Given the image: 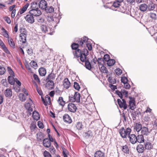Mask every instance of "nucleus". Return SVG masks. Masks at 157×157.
<instances>
[{
	"label": "nucleus",
	"mask_w": 157,
	"mask_h": 157,
	"mask_svg": "<svg viewBox=\"0 0 157 157\" xmlns=\"http://www.w3.org/2000/svg\"><path fill=\"white\" fill-rule=\"evenodd\" d=\"M39 72L41 76H43L45 75L46 73V70L43 67H41L39 69Z\"/></svg>",
	"instance_id": "393cba45"
},
{
	"label": "nucleus",
	"mask_w": 157,
	"mask_h": 157,
	"mask_svg": "<svg viewBox=\"0 0 157 157\" xmlns=\"http://www.w3.org/2000/svg\"><path fill=\"white\" fill-rule=\"evenodd\" d=\"M49 150L50 152L52 154H54L55 153L56 150L53 146L50 147Z\"/></svg>",
	"instance_id": "69168bd1"
},
{
	"label": "nucleus",
	"mask_w": 157,
	"mask_h": 157,
	"mask_svg": "<svg viewBox=\"0 0 157 157\" xmlns=\"http://www.w3.org/2000/svg\"><path fill=\"white\" fill-rule=\"evenodd\" d=\"M142 128V125L140 123H136L135 124L134 128L137 132L141 131Z\"/></svg>",
	"instance_id": "4be33fe9"
},
{
	"label": "nucleus",
	"mask_w": 157,
	"mask_h": 157,
	"mask_svg": "<svg viewBox=\"0 0 157 157\" xmlns=\"http://www.w3.org/2000/svg\"><path fill=\"white\" fill-rule=\"evenodd\" d=\"M47 19L48 21L49 22L53 21L55 23H58L59 22V19L56 17H55L54 18L53 16L49 15L47 17Z\"/></svg>",
	"instance_id": "1a4fd4ad"
},
{
	"label": "nucleus",
	"mask_w": 157,
	"mask_h": 157,
	"mask_svg": "<svg viewBox=\"0 0 157 157\" xmlns=\"http://www.w3.org/2000/svg\"><path fill=\"white\" fill-rule=\"evenodd\" d=\"M8 80L9 83L11 85H13L15 84V78H14L13 76H9L8 78Z\"/></svg>",
	"instance_id": "a878e982"
},
{
	"label": "nucleus",
	"mask_w": 157,
	"mask_h": 157,
	"mask_svg": "<svg viewBox=\"0 0 157 157\" xmlns=\"http://www.w3.org/2000/svg\"><path fill=\"white\" fill-rule=\"evenodd\" d=\"M40 29L42 32L44 33H46L48 32V34H52L53 33L52 29L50 28H48L46 25H42L40 26Z\"/></svg>",
	"instance_id": "20e7f679"
},
{
	"label": "nucleus",
	"mask_w": 157,
	"mask_h": 157,
	"mask_svg": "<svg viewBox=\"0 0 157 157\" xmlns=\"http://www.w3.org/2000/svg\"><path fill=\"white\" fill-rule=\"evenodd\" d=\"M104 154L100 151H96L94 155V157H104Z\"/></svg>",
	"instance_id": "c756f323"
},
{
	"label": "nucleus",
	"mask_w": 157,
	"mask_h": 157,
	"mask_svg": "<svg viewBox=\"0 0 157 157\" xmlns=\"http://www.w3.org/2000/svg\"><path fill=\"white\" fill-rule=\"evenodd\" d=\"M122 148V150L124 153H128V152L129 150L127 146L125 145L124 146H123Z\"/></svg>",
	"instance_id": "864d4df0"
},
{
	"label": "nucleus",
	"mask_w": 157,
	"mask_h": 157,
	"mask_svg": "<svg viewBox=\"0 0 157 157\" xmlns=\"http://www.w3.org/2000/svg\"><path fill=\"white\" fill-rule=\"evenodd\" d=\"M149 17L153 19H155L156 18V14L154 13H151L149 14Z\"/></svg>",
	"instance_id": "bf43d9fd"
},
{
	"label": "nucleus",
	"mask_w": 157,
	"mask_h": 157,
	"mask_svg": "<svg viewBox=\"0 0 157 157\" xmlns=\"http://www.w3.org/2000/svg\"><path fill=\"white\" fill-rule=\"evenodd\" d=\"M44 155L45 157H52L51 155L49 152L45 151L44 153Z\"/></svg>",
	"instance_id": "e2e57ef3"
},
{
	"label": "nucleus",
	"mask_w": 157,
	"mask_h": 157,
	"mask_svg": "<svg viewBox=\"0 0 157 157\" xmlns=\"http://www.w3.org/2000/svg\"><path fill=\"white\" fill-rule=\"evenodd\" d=\"M33 77L34 79L35 80V81L36 82H40V79L38 77V76L37 75L35 74H34L33 75Z\"/></svg>",
	"instance_id": "680f3d73"
},
{
	"label": "nucleus",
	"mask_w": 157,
	"mask_h": 157,
	"mask_svg": "<svg viewBox=\"0 0 157 157\" xmlns=\"http://www.w3.org/2000/svg\"><path fill=\"white\" fill-rule=\"evenodd\" d=\"M141 131V135L143 136H147L150 133L148 128L145 127H143Z\"/></svg>",
	"instance_id": "2eb2a0df"
},
{
	"label": "nucleus",
	"mask_w": 157,
	"mask_h": 157,
	"mask_svg": "<svg viewBox=\"0 0 157 157\" xmlns=\"http://www.w3.org/2000/svg\"><path fill=\"white\" fill-rule=\"evenodd\" d=\"M59 104L62 106H63L65 103V102L63 100V97H59L57 101Z\"/></svg>",
	"instance_id": "7c9ffc66"
},
{
	"label": "nucleus",
	"mask_w": 157,
	"mask_h": 157,
	"mask_svg": "<svg viewBox=\"0 0 157 157\" xmlns=\"http://www.w3.org/2000/svg\"><path fill=\"white\" fill-rule=\"evenodd\" d=\"M117 102L120 107L123 108L124 109H126L127 108V105L124 99H122V101L120 99H117Z\"/></svg>",
	"instance_id": "0eeeda50"
},
{
	"label": "nucleus",
	"mask_w": 157,
	"mask_h": 157,
	"mask_svg": "<svg viewBox=\"0 0 157 157\" xmlns=\"http://www.w3.org/2000/svg\"><path fill=\"white\" fill-rule=\"evenodd\" d=\"M120 5V3H119V2H117L115 1L114 2L113 5L112 6L111 8L112 9H113V7L118 8L119 7Z\"/></svg>",
	"instance_id": "a18cd8bd"
},
{
	"label": "nucleus",
	"mask_w": 157,
	"mask_h": 157,
	"mask_svg": "<svg viewBox=\"0 0 157 157\" xmlns=\"http://www.w3.org/2000/svg\"><path fill=\"white\" fill-rule=\"evenodd\" d=\"M82 54L86 56H87L88 55V50L86 49H84L82 51Z\"/></svg>",
	"instance_id": "338daca9"
},
{
	"label": "nucleus",
	"mask_w": 157,
	"mask_h": 157,
	"mask_svg": "<svg viewBox=\"0 0 157 157\" xmlns=\"http://www.w3.org/2000/svg\"><path fill=\"white\" fill-rule=\"evenodd\" d=\"M86 56L82 54V55L79 57H80L81 61L82 62H85L86 61H87Z\"/></svg>",
	"instance_id": "de8ad7c7"
},
{
	"label": "nucleus",
	"mask_w": 157,
	"mask_h": 157,
	"mask_svg": "<svg viewBox=\"0 0 157 157\" xmlns=\"http://www.w3.org/2000/svg\"><path fill=\"white\" fill-rule=\"evenodd\" d=\"M19 97L20 100L22 101H24L26 100L25 95L22 93H20L19 95Z\"/></svg>",
	"instance_id": "e433bc0d"
},
{
	"label": "nucleus",
	"mask_w": 157,
	"mask_h": 157,
	"mask_svg": "<svg viewBox=\"0 0 157 157\" xmlns=\"http://www.w3.org/2000/svg\"><path fill=\"white\" fill-rule=\"evenodd\" d=\"M47 6V2L45 0H41L39 4V7L43 10H45Z\"/></svg>",
	"instance_id": "f8f14e48"
},
{
	"label": "nucleus",
	"mask_w": 157,
	"mask_h": 157,
	"mask_svg": "<svg viewBox=\"0 0 157 157\" xmlns=\"http://www.w3.org/2000/svg\"><path fill=\"white\" fill-rule=\"evenodd\" d=\"M79 45V44L73 43L71 45V47L73 49L76 50L77 48L78 47Z\"/></svg>",
	"instance_id": "6e6d98bb"
},
{
	"label": "nucleus",
	"mask_w": 157,
	"mask_h": 157,
	"mask_svg": "<svg viewBox=\"0 0 157 157\" xmlns=\"http://www.w3.org/2000/svg\"><path fill=\"white\" fill-rule=\"evenodd\" d=\"M74 87L75 89L77 90H79L80 88V87L78 84L77 82H74Z\"/></svg>",
	"instance_id": "052dcab7"
},
{
	"label": "nucleus",
	"mask_w": 157,
	"mask_h": 157,
	"mask_svg": "<svg viewBox=\"0 0 157 157\" xmlns=\"http://www.w3.org/2000/svg\"><path fill=\"white\" fill-rule=\"evenodd\" d=\"M137 137V142L139 143H144V139L143 135H139Z\"/></svg>",
	"instance_id": "b1692460"
},
{
	"label": "nucleus",
	"mask_w": 157,
	"mask_h": 157,
	"mask_svg": "<svg viewBox=\"0 0 157 157\" xmlns=\"http://www.w3.org/2000/svg\"><path fill=\"white\" fill-rule=\"evenodd\" d=\"M7 70L10 74L12 75V76H14V73L12 69L9 67H8Z\"/></svg>",
	"instance_id": "8fccbe9b"
},
{
	"label": "nucleus",
	"mask_w": 157,
	"mask_h": 157,
	"mask_svg": "<svg viewBox=\"0 0 157 157\" xmlns=\"http://www.w3.org/2000/svg\"><path fill=\"white\" fill-rule=\"evenodd\" d=\"M30 65L34 68L36 69L37 68V64L36 62L34 61H32L30 63Z\"/></svg>",
	"instance_id": "a19ab883"
},
{
	"label": "nucleus",
	"mask_w": 157,
	"mask_h": 157,
	"mask_svg": "<svg viewBox=\"0 0 157 157\" xmlns=\"http://www.w3.org/2000/svg\"><path fill=\"white\" fill-rule=\"evenodd\" d=\"M33 117L35 120L37 121L40 118L39 114L38 112L34 111L33 113Z\"/></svg>",
	"instance_id": "cd10ccee"
},
{
	"label": "nucleus",
	"mask_w": 157,
	"mask_h": 157,
	"mask_svg": "<svg viewBox=\"0 0 157 157\" xmlns=\"http://www.w3.org/2000/svg\"><path fill=\"white\" fill-rule=\"evenodd\" d=\"M130 142L132 144H135L137 142V139L136 136L134 134H132L129 135L128 137Z\"/></svg>",
	"instance_id": "9b49d317"
},
{
	"label": "nucleus",
	"mask_w": 157,
	"mask_h": 157,
	"mask_svg": "<svg viewBox=\"0 0 157 157\" xmlns=\"http://www.w3.org/2000/svg\"><path fill=\"white\" fill-rule=\"evenodd\" d=\"M5 94L6 97H10L12 96V92L11 89H7L5 92Z\"/></svg>",
	"instance_id": "c85d7f7f"
},
{
	"label": "nucleus",
	"mask_w": 157,
	"mask_h": 157,
	"mask_svg": "<svg viewBox=\"0 0 157 157\" xmlns=\"http://www.w3.org/2000/svg\"><path fill=\"white\" fill-rule=\"evenodd\" d=\"M86 67L88 70H90L91 68V66L90 63L88 60L85 62Z\"/></svg>",
	"instance_id": "4c0bfd02"
},
{
	"label": "nucleus",
	"mask_w": 157,
	"mask_h": 157,
	"mask_svg": "<svg viewBox=\"0 0 157 157\" xmlns=\"http://www.w3.org/2000/svg\"><path fill=\"white\" fill-rule=\"evenodd\" d=\"M121 80L122 82L124 84L127 82H128L127 78L125 77H122Z\"/></svg>",
	"instance_id": "0e129e2a"
},
{
	"label": "nucleus",
	"mask_w": 157,
	"mask_h": 157,
	"mask_svg": "<svg viewBox=\"0 0 157 157\" xmlns=\"http://www.w3.org/2000/svg\"><path fill=\"white\" fill-rule=\"evenodd\" d=\"M29 6V3H27L25 5L22 9H21L19 11V13L21 14L23 13L25 11H26L27 8Z\"/></svg>",
	"instance_id": "2f4dec72"
},
{
	"label": "nucleus",
	"mask_w": 157,
	"mask_h": 157,
	"mask_svg": "<svg viewBox=\"0 0 157 157\" xmlns=\"http://www.w3.org/2000/svg\"><path fill=\"white\" fill-rule=\"evenodd\" d=\"M85 136L87 138H90L92 136L93 134L91 131H89L87 132H85Z\"/></svg>",
	"instance_id": "c03bdc74"
},
{
	"label": "nucleus",
	"mask_w": 157,
	"mask_h": 157,
	"mask_svg": "<svg viewBox=\"0 0 157 157\" xmlns=\"http://www.w3.org/2000/svg\"><path fill=\"white\" fill-rule=\"evenodd\" d=\"M33 103L32 100L29 98V102L26 103L25 105V107L28 110L29 114L30 115L31 114V112L33 111V108L32 105Z\"/></svg>",
	"instance_id": "7ed1b4c3"
},
{
	"label": "nucleus",
	"mask_w": 157,
	"mask_h": 157,
	"mask_svg": "<svg viewBox=\"0 0 157 157\" xmlns=\"http://www.w3.org/2000/svg\"><path fill=\"white\" fill-rule=\"evenodd\" d=\"M101 70L104 73H107V69L105 66H102L100 68Z\"/></svg>",
	"instance_id": "603ef678"
},
{
	"label": "nucleus",
	"mask_w": 157,
	"mask_h": 157,
	"mask_svg": "<svg viewBox=\"0 0 157 157\" xmlns=\"http://www.w3.org/2000/svg\"><path fill=\"white\" fill-rule=\"evenodd\" d=\"M115 63V60L113 59H110L107 62V65L109 66H112Z\"/></svg>",
	"instance_id": "c9c22d12"
},
{
	"label": "nucleus",
	"mask_w": 157,
	"mask_h": 157,
	"mask_svg": "<svg viewBox=\"0 0 157 157\" xmlns=\"http://www.w3.org/2000/svg\"><path fill=\"white\" fill-rule=\"evenodd\" d=\"M31 7L32 9H38L39 7V4H38L36 2H33L31 4Z\"/></svg>",
	"instance_id": "72a5a7b5"
},
{
	"label": "nucleus",
	"mask_w": 157,
	"mask_h": 157,
	"mask_svg": "<svg viewBox=\"0 0 157 157\" xmlns=\"http://www.w3.org/2000/svg\"><path fill=\"white\" fill-rule=\"evenodd\" d=\"M8 42L10 46L13 48H15V45L13 40L11 38H9L8 39Z\"/></svg>",
	"instance_id": "473e14b6"
},
{
	"label": "nucleus",
	"mask_w": 157,
	"mask_h": 157,
	"mask_svg": "<svg viewBox=\"0 0 157 157\" xmlns=\"http://www.w3.org/2000/svg\"><path fill=\"white\" fill-rule=\"evenodd\" d=\"M3 36L6 38H9V36L7 31L4 29H3Z\"/></svg>",
	"instance_id": "4d7b16f0"
},
{
	"label": "nucleus",
	"mask_w": 157,
	"mask_h": 157,
	"mask_svg": "<svg viewBox=\"0 0 157 157\" xmlns=\"http://www.w3.org/2000/svg\"><path fill=\"white\" fill-rule=\"evenodd\" d=\"M71 85V83L67 78H65L63 81V87L66 89H68Z\"/></svg>",
	"instance_id": "a211bd4d"
},
{
	"label": "nucleus",
	"mask_w": 157,
	"mask_h": 157,
	"mask_svg": "<svg viewBox=\"0 0 157 157\" xmlns=\"http://www.w3.org/2000/svg\"><path fill=\"white\" fill-rule=\"evenodd\" d=\"M63 119L65 122L69 124L72 122V121L71 118L67 114H65L63 117Z\"/></svg>",
	"instance_id": "6ab92c4d"
},
{
	"label": "nucleus",
	"mask_w": 157,
	"mask_h": 157,
	"mask_svg": "<svg viewBox=\"0 0 157 157\" xmlns=\"http://www.w3.org/2000/svg\"><path fill=\"white\" fill-rule=\"evenodd\" d=\"M90 40H89V42H88L86 44L87 47L88 48V49L90 51L92 49V47L91 44L90 43Z\"/></svg>",
	"instance_id": "3c124183"
},
{
	"label": "nucleus",
	"mask_w": 157,
	"mask_h": 157,
	"mask_svg": "<svg viewBox=\"0 0 157 157\" xmlns=\"http://www.w3.org/2000/svg\"><path fill=\"white\" fill-rule=\"evenodd\" d=\"M68 110L72 113H75L77 109V108L75 105L73 103H69L67 106Z\"/></svg>",
	"instance_id": "39448f33"
},
{
	"label": "nucleus",
	"mask_w": 157,
	"mask_h": 157,
	"mask_svg": "<svg viewBox=\"0 0 157 157\" xmlns=\"http://www.w3.org/2000/svg\"><path fill=\"white\" fill-rule=\"evenodd\" d=\"M103 58L105 61L107 62L109 60L110 57L108 55L106 54L104 56Z\"/></svg>",
	"instance_id": "774afa93"
},
{
	"label": "nucleus",
	"mask_w": 157,
	"mask_h": 157,
	"mask_svg": "<svg viewBox=\"0 0 157 157\" xmlns=\"http://www.w3.org/2000/svg\"><path fill=\"white\" fill-rule=\"evenodd\" d=\"M45 86L48 89H52L54 86L53 82L52 80H49L45 84Z\"/></svg>",
	"instance_id": "ddd939ff"
},
{
	"label": "nucleus",
	"mask_w": 157,
	"mask_h": 157,
	"mask_svg": "<svg viewBox=\"0 0 157 157\" xmlns=\"http://www.w3.org/2000/svg\"><path fill=\"white\" fill-rule=\"evenodd\" d=\"M82 54V52L80 49H78L75 51V55L77 57H79Z\"/></svg>",
	"instance_id": "58836bf2"
},
{
	"label": "nucleus",
	"mask_w": 157,
	"mask_h": 157,
	"mask_svg": "<svg viewBox=\"0 0 157 157\" xmlns=\"http://www.w3.org/2000/svg\"><path fill=\"white\" fill-rule=\"evenodd\" d=\"M136 149L137 151L140 153H142L144 152V148L142 145L137 146Z\"/></svg>",
	"instance_id": "bb28decb"
},
{
	"label": "nucleus",
	"mask_w": 157,
	"mask_h": 157,
	"mask_svg": "<svg viewBox=\"0 0 157 157\" xmlns=\"http://www.w3.org/2000/svg\"><path fill=\"white\" fill-rule=\"evenodd\" d=\"M41 99L43 103L45 105L50 104V98L48 95H46L45 96V99L42 97H41Z\"/></svg>",
	"instance_id": "dca6fc26"
},
{
	"label": "nucleus",
	"mask_w": 157,
	"mask_h": 157,
	"mask_svg": "<svg viewBox=\"0 0 157 157\" xmlns=\"http://www.w3.org/2000/svg\"><path fill=\"white\" fill-rule=\"evenodd\" d=\"M5 72V68L3 66H0V75H3Z\"/></svg>",
	"instance_id": "49530a36"
},
{
	"label": "nucleus",
	"mask_w": 157,
	"mask_h": 157,
	"mask_svg": "<svg viewBox=\"0 0 157 157\" xmlns=\"http://www.w3.org/2000/svg\"><path fill=\"white\" fill-rule=\"evenodd\" d=\"M155 8V4L153 3H151L149 4L148 8L149 10H153Z\"/></svg>",
	"instance_id": "ea45409f"
},
{
	"label": "nucleus",
	"mask_w": 157,
	"mask_h": 157,
	"mask_svg": "<svg viewBox=\"0 0 157 157\" xmlns=\"http://www.w3.org/2000/svg\"><path fill=\"white\" fill-rule=\"evenodd\" d=\"M139 10L142 12L145 11L148 8L147 6L145 3H143L140 4L139 6Z\"/></svg>",
	"instance_id": "aec40b11"
},
{
	"label": "nucleus",
	"mask_w": 157,
	"mask_h": 157,
	"mask_svg": "<svg viewBox=\"0 0 157 157\" xmlns=\"http://www.w3.org/2000/svg\"><path fill=\"white\" fill-rule=\"evenodd\" d=\"M115 72L117 75H119L122 73V71L120 69L117 68L115 70Z\"/></svg>",
	"instance_id": "13d9d810"
},
{
	"label": "nucleus",
	"mask_w": 157,
	"mask_h": 157,
	"mask_svg": "<svg viewBox=\"0 0 157 157\" xmlns=\"http://www.w3.org/2000/svg\"><path fill=\"white\" fill-rule=\"evenodd\" d=\"M3 51L7 54H10V52L8 49L6 45L4 44L3 46L2 47Z\"/></svg>",
	"instance_id": "09e8293b"
},
{
	"label": "nucleus",
	"mask_w": 157,
	"mask_h": 157,
	"mask_svg": "<svg viewBox=\"0 0 157 157\" xmlns=\"http://www.w3.org/2000/svg\"><path fill=\"white\" fill-rule=\"evenodd\" d=\"M27 51L28 54L31 56L32 55L33 53V50L31 48H29L27 49Z\"/></svg>",
	"instance_id": "5fc2aeb1"
},
{
	"label": "nucleus",
	"mask_w": 157,
	"mask_h": 157,
	"mask_svg": "<svg viewBox=\"0 0 157 157\" xmlns=\"http://www.w3.org/2000/svg\"><path fill=\"white\" fill-rule=\"evenodd\" d=\"M89 40H91L89 39L87 37L85 36L83 38H82L81 40L78 42V44H79V46L84 47L89 42Z\"/></svg>",
	"instance_id": "423d86ee"
},
{
	"label": "nucleus",
	"mask_w": 157,
	"mask_h": 157,
	"mask_svg": "<svg viewBox=\"0 0 157 157\" xmlns=\"http://www.w3.org/2000/svg\"><path fill=\"white\" fill-rule=\"evenodd\" d=\"M20 36L21 38L20 41L23 43H25L26 41V35L25 33H21Z\"/></svg>",
	"instance_id": "412c9836"
},
{
	"label": "nucleus",
	"mask_w": 157,
	"mask_h": 157,
	"mask_svg": "<svg viewBox=\"0 0 157 157\" xmlns=\"http://www.w3.org/2000/svg\"><path fill=\"white\" fill-rule=\"evenodd\" d=\"M144 147L146 149L150 150L153 148L152 144L150 142H146L144 144Z\"/></svg>",
	"instance_id": "5701e85b"
},
{
	"label": "nucleus",
	"mask_w": 157,
	"mask_h": 157,
	"mask_svg": "<svg viewBox=\"0 0 157 157\" xmlns=\"http://www.w3.org/2000/svg\"><path fill=\"white\" fill-rule=\"evenodd\" d=\"M130 100L129 101V105L130 109L132 110H134L136 108V105L135 104V101L134 99L129 97Z\"/></svg>",
	"instance_id": "4468645a"
},
{
	"label": "nucleus",
	"mask_w": 157,
	"mask_h": 157,
	"mask_svg": "<svg viewBox=\"0 0 157 157\" xmlns=\"http://www.w3.org/2000/svg\"><path fill=\"white\" fill-rule=\"evenodd\" d=\"M80 94L78 92H76L73 97H69V99L70 101L72 102H78L80 101Z\"/></svg>",
	"instance_id": "f03ea898"
},
{
	"label": "nucleus",
	"mask_w": 157,
	"mask_h": 157,
	"mask_svg": "<svg viewBox=\"0 0 157 157\" xmlns=\"http://www.w3.org/2000/svg\"><path fill=\"white\" fill-rule=\"evenodd\" d=\"M45 10L46 12L49 13L53 12L54 11V8L52 6H47Z\"/></svg>",
	"instance_id": "f704fd0d"
},
{
	"label": "nucleus",
	"mask_w": 157,
	"mask_h": 157,
	"mask_svg": "<svg viewBox=\"0 0 157 157\" xmlns=\"http://www.w3.org/2000/svg\"><path fill=\"white\" fill-rule=\"evenodd\" d=\"M44 146L47 148L50 147L51 145V143L48 138H45L43 140Z\"/></svg>",
	"instance_id": "f3484780"
},
{
	"label": "nucleus",
	"mask_w": 157,
	"mask_h": 157,
	"mask_svg": "<svg viewBox=\"0 0 157 157\" xmlns=\"http://www.w3.org/2000/svg\"><path fill=\"white\" fill-rule=\"evenodd\" d=\"M26 21L31 24H32L34 22V19L33 16L31 14H28L25 17Z\"/></svg>",
	"instance_id": "9d476101"
},
{
	"label": "nucleus",
	"mask_w": 157,
	"mask_h": 157,
	"mask_svg": "<svg viewBox=\"0 0 157 157\" xmlns=\"http://www.w3.org/2000/svg\"><path fill=\"white\" fill-rule=\"evenodd\" d=\"M55 77V74L53 73H51L48 76L47 78L48 79H49V80H51V79H54Z\"/></svg>",
	"instance_id": "37998d69"
},
{
	"label": "nucleus",
	"mask_w": 157,
	"mask_h": 157,
	"mask_svg": "<svg viewBox=\"0 0 157 157\" xmlns=\"http://www.w3.org/2000/svg\"><path fill=\"white\" fill-rule=\"evenodd\" d=\"M29 13L35 16H38L41 14V11L38 9H32L30 10Z\"/></svg>",
	"instance_id": "6e6552de"
},
{
	"label": "nucleus",
	"mask_w": 157,
	"mask_h": 157,
	"mask_svg": "<svg viewBox=\"0 0 157 157\" xmlns=\"http://www.w3.org/2000/svg\"><path fill=\"white\" fill-rule=\"evenodd\" d=\"M131 132V129L130 128H127L126 129H125L123 128L120 130L119 133L122 138H124L129 135Z\"/></svg>",
	"instance_id": "f257e3e1"
},
{
	"label": "nucleus",
	"mask_w": 157,
	"mask_h": 157,
	"mask_svg": "<svg viewBox=\"0 0 157 157\" xmlns=\"http://www.w3.org/2000/svg\"><path fill=\"white\" fill-rule=\"evenodd\" d=\"M82 123L79 122H77L76 125V128L78 130H81L82 128Z\"/></svg>",
	"instance_id": "79ce46f5"
}]
</instances>
